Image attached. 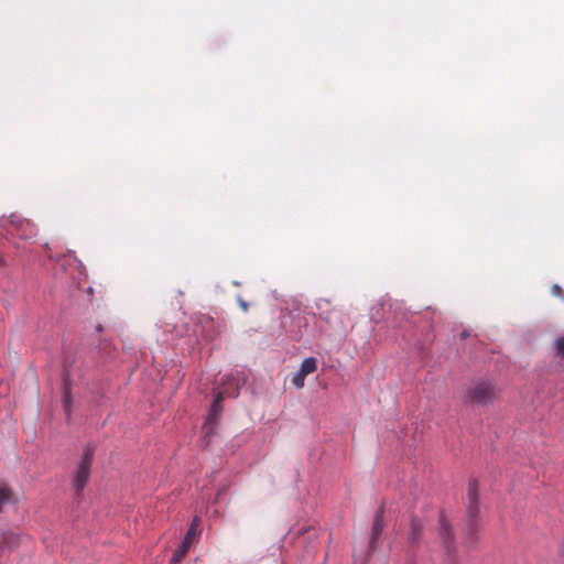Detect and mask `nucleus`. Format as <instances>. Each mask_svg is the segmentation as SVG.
<instances>
[{
    "label": "nucleus",
    "mask_w": 564,
    "mask_h": 564,
    "mask_svg": "<svg viewBox=\"0 0 564 564\" xmlns=\"http://www.w3.org/2000/svg\"><path fill=\"white\" fill-rule=\"evenodd\" d=\"M8 223L14 229H17L22 238H30L33 235L34 225L31 221L21 218L20 216L11 215L8 219Z\"/></svg>",
    "instance_id": "8"
},
{
    "label": "nucleus",
    "mask_w": 564,
    "mask_h": 564,
    "mask_svg": "<svg viewBox=\"0 0 564 564\" xmlns=\"http://www.w3.org/2000/svg\"><path fill=\"white\" fill-rule=\"evenodd\" d=\"M479 484L475 478L469 479L467 489V505H466V525L465 534L468 541L475 542L477 533L480 530L479 519Z\"/></svg>",
    "instance_id": "1"
},
{
    "label": "nucleus",
    "mask_w": 564,
    "mask_h": 564,
    "mask_svg": "<svg viewBox=\"0 0 564 564\" xmlns=\"http://www.w3.org/2000/svg\"><path fill=\"white\" fill-rule=\"evenodd\" d=\"M14 490L3 480H0V513L9 506L18 503Z\"/></svg>",
    "instance_id": "9"
},
{
    "label": "nucleus",
    "mask_w": 564,
    "mask_h": 564,
    "mask_svg": "<svg viewBox=\"0 0 564 564\" xmlns=\"http://www.w3.org/2000/svg\"><path fill=\"white\" fill-rule=\"evenodd\" d=\"M438 538L442 542L447 564H457L458 553L453 528L443 514L438 519Z\"/></svg>",
    "instance_id": "3"
},
{
    "label": "nucleus",
    "mask_w": 564,
    "mask_h": 564,
    "mask_svg": "<svg viewBox=\"0 0 564 564\" xmlns=\"http://www.w3.org/2000/svg\"><path fill=\"white\" fill-rule=\"evenodd\" d=\"M239 304H240V307L242 308L243 312H247L248 311V303L245 302L243 300H239Z\"/></svg>",
    "instance_id": "18"
},
{
    "label": "nucleus",
    "mask_w": 564,
    "mask_h": 564,
    "mask_svg": "<svg viewBox=\"0 0 564 564\" xmlns=\"http://www.w3.org/2000/svg\"><path fill=\"white\" fill-rule=\"evenodd\" d=\"M552 292L555 295H560L562 293V289L558 285H553Z\"/></svg>",
    "instance_id": "17"
},
{
    "label": "nucleus",
    "mask_w": 564,
    "mask_h": 564,
    "mask_svg": "<svg viewBox=\"0 0 564 564\" xmlns=\"http://www.w3.org/2000/svg\"><path fill=\"white\" fill-rule=\"evenodd\" d=\"M200 324H202L203 329L207 328L209 332L208 334L205 335L206 338L213 339L214 335L216 334L215 333L216 325H215L214 319L206 316L200 319Z\"/></svg>",
    "instance_id": "14"
},
{
    "label": "nucleus",
    "mask_w": 564,
    "mask_h": 564,
    "mask_svg": "<svg viewBox=\"0 0 564 564\" xmlns=\"http://www.w3.org/2000/svg\"><path fill=\"white\" fill-rule=\"evenodd\" d=\"M305 376L299 370L292 378V383L295 388L301 389L304 387Z\"/></svg>",
    "instance_id": "15"
},
{
    "label": "nucleus",
    "mask_w": 564,
    "mask_h": 564,
    "mask_svg": "<svg viewBox=\"0 0 564 564\" xmlns=\"http://www.w3.org/2000/svg\"><path fill=\"white\" fill-rule=\"evenodd\" d=\"M383 528H384L383 507H380L376 512L373 524H372L371 539L369 542L370 551L375 550L376 540L381 534Z\"/></svg>",
    "instance_id": "10"
},
{
    "label": "nucleus",
    "mask_w": 564,
    "mask_h": 564,
    "mask_svg": "<svg viewBox=\"0 0 564 564\" xmlns=\"http://www.w3.org/2000/svg\"><path fill=\"white\" fill-rule=\"evenodd\" d=\"M94 452L95 448L91 445H86L83 452L82 459L74 471L72 478V487L77 498L82 497L84 488L86 487L90 478Z\"/></svg>",
    "instance_id": "2"
},
{
    "label": "nucleus",
    "mask_w": 564,
    "mask_h": 564,
    "mask_svg": "<svg viewBox=\"0 0 564 564\" xmlns=\"http://www.w3.org/2000/svg\"><path fill=\"white\" fill-rule=\"evenodd\" d=\"M557 355L564 358V336L555 340Z\"/></svg>",
    "instance_id": "16"
},
{
    "label": "nucleus",
    "mask_w": 564,
    "mask_h": 564,
    "mask_svg": "<svg viewBox=\"0 0 564 564\" xmlns=\"http://www.w3.org/2000/svg\"><path fill=\"white\" fill-rule=\"evenodd\" d=\"M224 400V394L223 392H218L216 395H215V399H214V402L210 406V410H209V413L207 415V419H206V422L204 423L203 425V430L205 432V434L208 436V435H212L218 424V421H219V417H220V414H221V411H223V408H221V402Z\"/></svg>",
    "instance_id": "6"
},
{
    "label": "nucleus",
    "mask_w": 564,
    "mask_h": 564,
    "mask_svg": "<svg viewBox=\"0 0 564 564\" xmlns=\"http://www.w3.org/2000/svg\"><path fill=\"white\" fill-rule=\"evenodd\" d=\"M317 368V362L314 357L305 358L300 367V371L306 377L311 373H313Z\"/></svg>",
    "instance_id": "13"
},
{
    "label": "nucleus",
    "mask_w": 564,
    "mask_h": 564,
    "mask_svg": "<svg viewBox=\"0 0 564 564\" xmlns=\"http://www.w3.org/2000/svg\"><path fill=\"white\" fill-rule=\"evenodd\" d=\"M62 406L64 410L66 422L70 423L72 412H73V397H72V381H70V378L68 375H65L63 378Z\"/></svg>",
    "instance_id": "7"
},
{
    "label": "nucleus",
    "mask_w": 564,
    "mask_h": 564,
    "mask_svg": "<svg viewBox=\"0 0 564 564\" xmlns=\"http://www.w3.org/2000/svg\"><path fill=\"white\" fill-rule=\"evenodd\" d=\"M422 531V524L421 521L417 519H412L411 527L409 531L408 539L411 543H416L420 540Z\"/></svg>",
    "instance_id": "12"
},
{
    "label": "nucleus",
    "mask_w": 564,
    "mask_h": 564,
    "mask_svg": "<svg viewBox=\"0 0 564 564\" xmlns=\"http://www.w3.org/2000/svg\"><path fill=\"white\" fill-rule=\"evenodd\" d=\"M408 564H413V563L409 562Z\"/></svg>",
    "instance_id": "19"
},
{
    "label": "nucleus",
    "mask_w": 564,
    "mask_h": 564,
    "mask_svg": "<svg viewBox=\"0 0 564 564\" xmlns=\"http://www.w3.org/2000/svg\"><path fill=\"white\" fill-rule=\"evenodd\" d=\"M198 527H199L198 519L195 518L192 521V523H191V525H189V528H188V530H187V532H186L182 543L180 544V546L173 553V556L171 558V564H180L184 560V557L186 556V554L188 553V551L191 549L193 540L199 533V528Z\"/></svg>",
    "instance_id": "5"
},
{
    "label": "nucleus",
    "mask_w": 564,
    "mask_h": 564,
    "mask_svg": "<svg viewBox=\"0 0 564 564\" xmlns=\"http://www.w3.org/2000/svg\"><path fill=\"white\" fill-rule=\"evenodd\" d=\"M20 535L12 530H4L0 534V550H12L19 545Z\"/></svg>",
    "instance_id": "11"
},
{
    "label": "nucleus",
    "mask_w": 564,
    "mask_h": 564,
    "mask_svg": "<svg viewBox=\"0 0 564 564\" xmlns=\"http://www.w3.org/2000/svg\"><path fill=\"white\" fill-rule=\"evenodd\" d=\"M496 397L495 387L486 381H480L470 387L467 391V398L476 404H486Z\"/></svg>",
    "instance_id": "4"
}]
</instances>
